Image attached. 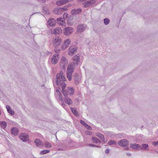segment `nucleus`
Listing matches in <instances>:
<instances>
[{"mask_svg": "<svg viewBox=\"0 0 158 158\" xmlns=\"http://www.w3.org/2000/svg\"><path fill=\"white\" fill-rule=\"evenodd\" d=\"M61 39L59 37H55L53 38V44L54 47V50L56 53H59L61 49L60 44Z\"/></svg>", "mask_w": 158, "mask_h": 158, "instance_id": "obj_1", "label": "nucleus"}, {"mask_svg": "<svg viewBox=\"0 0 158 158\" xmlns=\"http://www.w3.org/2000/svg\"><path fill=\"white\" fill-rule=\"evenodd\" d=\"M56 82L58 86L59 85L60 82L66 81L65 77L64 76L63 72L62 71H61L59 73H57L56 74Z\"/></svg>", "mask_w": 158, "mask_h": 158, "instance_id": "obj_2", "label": "nucleus"}, {"mask_svg": "<svg viewBox=\"0 0 158 158\" xmlns=\"http://www.w3.org/2000/svg\"><path fill=\"white\" fill-rule=\"evenodd\" d=\"M74 29L71 27H67L64 28V34L65 35H70L73 31Z\"/></svg>", "mask_w": 158, "mask_h": 158, "instance_id": "obj_3", "label": "nucleus"}, {"mask_svg": "<svg viewBox=\"0 0 158 158\" xmlns=\"http://www.w3.org/2000/svg\"><path fill=\"white\" fill-rule=\"evenodd\" d=\"M64 96V102L68 105L72 104L73 102L72 100L69 98V95L67 94L66 91H64L63 93Z\"/></svg>", "mask_w": 158, "mask_h": 158, "instance_id": "obj_4", "label": "nucleus"}, {"mask_svg": "<svg viewBox=\"0 0 158 158\" xmlns=\"http://www.w3.org/2000/svg\"><path fill=\"white\" fill-rule=\"evenodd\" d=\"M77 50V47L75 45L70 46L68 49L69 55L71 56H72L74 54L76 53Z\"/></svg>", "mask_w": 158, "mask_h": 158, "instance_id": "obj_5", "label": "nucleus"}, {"mask_svg": "<svg viewBox=\"0 0 158 158\" xmlns=\"http://www.w3.org/2000/svg\"><path fill=\"white\" fill-rule=\"evenodd\" d=\"M96 2V0H88L84 2L83 5L84 7L87 8L92 6Z\"/></svg>", "mask_w": 158, "mask_h": 158, "instance_id": "obj_6", "label": "nucleus"}, {"mask_svg": "<svg viewBox=\"0 0 158 158\" xmlns=\"http://www.w3.org/2000/svg\"><path fill=\"white\" fill-rule=\"evenodd\" d=\"M71 42V40L69 39H67L65 40L63 45L61 46V50H64L66 49L69 46Z\"/></svg>", "mask_w": 158, "mask_h": 158, "instance_id": "obj_7", "label": "nucleus"}, {"mask_svg": "<svg viewBox=\"0 0 158 158\" xmlns=\"http://www.w3.org/2000/svg\"><path fill=\"white\" fill-rule=\"evenodd\" d=\"M19 138L23 141L25 142L29 140L28 135L26 133H22L19 135Z\"/></svg>", "mask_w": 158, "mask_h": 158, "instance_id": "obj_8", "label": "nucleus"}, {"mask_svg": "<svg viewBox=\"0 0 158 158\" xmlns=\"http://www.w3.org/2000/svg\"><path fill=\"white\" fill-rule=\"evenodd\" d=\"M60 56L58 54H55L51 58V62L53 64H56L58 62Z\"/></svg>", "mask_w": 158, "mask_h": 158, "instance_id": "obj_9", "label": "nucleus"}, {"mask_svg": "<svg viewBox=\"0 0 158 158\" xmlns=\"http://www.w3.org/2000/svg\"><path fill=\"white\" fill-rule=\"evenodd\" d=\"M86 27L83 24H79L77 27V31L78 33H81L85 30Z\"/></svg>", "mask_w": 158, "mask_h": 158, "instance_id": "obj_10", "label": "nucleus"}, {"mask_svg": "<svg viewBox=\"0 0 158 158\" xmlns=\"http://www.w3.org/2000/svg\"><path fill=\"white\" fill-rule=\"evenodd\" d=\"M129 143L128 141L126 139H123L118 141V144L122 147H126L127 146Z\"/></svg>", "mask_w": 158, "mask_h": 158, "instance_id": "obj_11", "label": "nucleus"}, {"mask_svg": "<svg viewBox=\"0 0 158 158\" xmlns=\"http://www.w3.org/2000/svg\"><path fill=\"white\" fill-rule=\"evenodd\" d=\"M78 64L77 62H73L68 66L67 70L73 72L75 66Z\"/></svg>", "mask_w": 158, "mask_h": 158, "instance_id": "obj_12", "label": "nucleus"}, {"mask_svg": "<svg viewBox=\"0 0 158 158\" xmlns=\"http://www.w3.org/2000/svg\"><path fill=\"white\" fill-rule=\"evenodd\" d=\"M82 10L81 8H79L77 9H73L71 11V13L73 15L79 14L81 12Z\"/></svg>", "mask_w": 158, "mask_h": 158, "instance_id": "obj_13", "label": "nucleus"}, {"mask_svg": "<svg viewBox=\"0 0 158 158\" xmlns=\"http://www.w3.org/2000/svg\"><path fill=\"white\" fill-rule=\"evenodd\" d=\"M66 91L67 92V94H68L69 96L73 95L74 92V89L73 87H69L67 88Z\"/></svg>", "mask_w": 158, "mask_h": 158, "instance_id": "obj_14", "label": "nucleus"}, {"mask_svg": "<svg viewBox=\"0 0 158 158\" xmlns=\"http://www.w3.org/2000/svg\"><path fill=\"white\" fill-rule=\"evenodd\" d=\"M55 20L52 18L49 19L48 21V25L50 27L54 26H55Z\"/></svg>", "mask_w": 158, "mask_h": 158, "instance_id": "obj_15", "label": "nucleus"}, {"mask_svg": "<svg viewBox=\"0 0 158 158\" xmlns=\"http://www.w3.org/2000/svg\"><path fill=\"white\" fill-rule=\"evenodd\" d=\"M19 130L16 127H13L11 129V133L15 136L19 134Z\"/></svg>", "mask_w": 158, "mask_h": 158, "instance_id": "obj_16", "label": "nucleus"}, {"mask_svg": "<svg viewBox=\"0 0 158 158\" xmlns=\"http://www.w3.org/2000/svg\"><path fill=\"white\" fill-rule=\"evenodd\" d=\"M73 72L67 70V77L69 81H70L72 80Z\"/></svg>", "mask_w": 158, "mask_h": 158, "instance_id": "obj_17", "label": "nucleus"}, {"mask_svg": "<svg viewBox=\"0 0 158 158\" xmlns=\"http://www.w3.org/2000/svg\"><path fill=\"white\" fill-rule=\"evenodd\" d=\"M130 147L131 148L135 149H139L140 148V145L136 143H131Z\"/></svg>", "mask_w": 158, "mask_h": 158, "instance_id": "obj_18", "label": "nucleus"}, {"mask_svg": "<svg viewBox=\"0 0 158 158\" xmlns=\"http://www.w3.org/2000/svg\"><path fill=\"white\" fill-rule=\"evenodd\" d=\"M67 2H68V0H60L57 1L56 3L57 6H60L65 4Z\"/></svg>", "mask_w": 158, "mask_h": 158, "instance_id": "obj_19", "label": "nucleus"}, {"mask_svg": "<svg viewBox=\"0 0 158 158\" xmlns=\"http://www.w3.org/2000/svg\"><path fill=\"white\" fill-rule=\"evenodd\" d=\"M96 135L97 137L99 138L103 142H105L106 141V140L105 139L104 135L101 133H96Z\"/></svg>", "mask_w": 158, "mask_h": 158, "instance_id": "obj_20", "label": "nucleus"}, {"mask_svg": "<svg viewBox=\"0 0 158 158\" xmlns=\"http://www.w3.org/2000/svg\"><path fill=\"white\" fill-rule=\"evenodd\" d=\"M73 79L76 83H78L80 81V78L79 77L78 74L76 73L73 76Z\"/></svg>", "mask_w": 158, "mask_h": 158, "instance_id": "obj_21", "label": "nucleus"}, {"mask_svg": "<svg viewBox=\"0 0 158 158\" xmlns=\"http://www.w3.org/2000/svg\"><path fill=\"white\" fill-rule=\"evenodd\" d=\"M73 60L75 62H79L80 61V55L79 54H77L76 55L74 56L73 58Z\"/></svg>", "mask_w": 158, "mask_h": 158, "instance_id": "obj_22", "label": "nucleus"}, {"mask_svg": "<svg viewBox=\"0 0 158 158\" xmlns=\"http://www.w3.org/2000/svg\"><path fill=\"white\" fill-rule=\"evenodd\" d=\"M64 81H62V82H60V84H59V86H61L62 88V93H63L64 91H66V90H65V88L66 87V84L64 82Z\"/></svg>", "mask_w": 158, "mask_h": 158, "instance_id": "obj_23", "label": "nucleus"}, {"mask_svg": "<svg viewBox=\"0 0 158 158\" xmlns=\"http://www.w3.org/2000/svg\"><path fill=\"white\" fill-rule=\"evenodd\" d=\"M148 145L147 144L143 143L141 145H140V148L139 149L143 150H148Z\"/></svg>", "mask_w": 158, "mask_h": 158, "instance_id": "obj_24", "label": "nucleus"}, {"mask_svg": "<svg viewBox=\"0 0 158 158\" xmlns=\"http://www.w3.org/2000/svg\"><path fill=\"white\" fill-rule=\"evenodd\" d=\"M57 21L58 23L60 24L61 25H64L65 24V22L61 18H59L57 19Z\"/></svg>", "mask_w": 158, "mask_h": 158, "instance_id": "obj_25", "label": "nucleus"}, {"mask_svg": "<svg viewBox=\"0 0 158 158\" xmlns=\"http://www.w3.org/2000/svg\"><path fill=\"white\" fill-rule=\"evenodd\" d=\"M62 30L61 28L60 27H58L57 28L55 29L53 31V33L54 34L56 35L62 33Z\"/></svg>", "mask_w": 158, "mask_h": 158, "instance_id": "obj_26", "label": "nucleus"}, {"mask_svg": "<svg viewBox=\"0 0 158 158\" xmlns=\"http://www.w3.org/2000/svg\"><path fill=\"white\" fill-rule=\"evenodd\" d=\"M91 139L93 143H101V141L96 137H92Z\"/></svg>", "mask_w": 158, "mask_h": 158, "instance_id": "obj_27", "label": "nucleus"}, {"mask_svg": "<svg viewBox=\"0 0 158 158\" xmlns=\"http://www.w3.org/2000/svg\"><path fill=\"white\" fill-rule=\"evenodd\" d=\"M70 109L72 112L75 115L77 116L78 115V112L77 111V109L74 107H70Z\"/></svg>", "mask_w": 158, "mask_h": 158, "instance_id": "obj_28", "label": "nucleus"}, {"mask_svg": "<svg viewBox=\"0 0 158 158\" xmlns=\"http://www.w3.org/2000/svg\"><path fill=\"white\" fill-rule=\"evenodd\" d=\"M35 143L37 147H39L42 144V143L40 140L39 139H36Z\"/></svg>", "mask_w": 158, "mask_h": 158, "instance_id": "obj_29", "label": "nucleus"}, {"mask_svg": "<svg viewBox=\"0 0 158 158\" xmlns=\"http://www.w3.org/2000/svg\"><path fill=\"white\" fill-rule=\"evenodd\" d=\"M66 58L64 57H62L61 58V60L62 61V62H63V63H62V64H63V68H64V65H65V64L66 63Z\"/></svg>", "mask_w": 158, "mask_h": 158, "instance_id": "obj_30", "label": "nucleus"}, {"mask_svg": "<svg viewBox=\"0 0 158 158\" xmlns=\"http://www.w3.org/2000/svg\"><path fill=\"white\" fill-rule=\"evenodd\" d=\"M104 23L105 25L108 24L110 23V20L108 18H105L104 19Z\"/></svg>", "mask_w": 158, "mask_h": 158, "instance_id": "obj_31", "label": "nucleus"}, {"mask_svg": "<svg viewBox=\"0 0 158 158\" xmlns=\"http://www.w3.org/2000/svg\"><path fill=\"white\" fill-rule=\"evenodd\" d=\"M49 152H50V150H43L41 151L40 152V154L41 155H43L46 154L47 153H48Z\"/></svg>", "mask_w": 158, "mask_h": 158, "instance_id": "obj_32", "label": "nucleus"}, {"mask_svg": "<svg viewBox=\"0 0 158 158\" xmlns=\"http://www.w3.org/2000/svg\"><path fill=\"white\" fill-rule=\"evenodd\" d=\"M0 125L4 128H6L7 126V123L5 121L0 122Z\"/></svg>", "mask_w": 158, "mask_h": 158, "instance_id": "obj_33", "label": "nucleus"}, {"mask_svg": "<svg viewBox=\"0 0 158 158\" xmlns=\"http://www.w3.org/2000/svg\"><path fill=\"white\" fill-rule=\"evenodd\" d=\"M44 144L45 145V147L46 148H51L52 147L51 144L49 143L47 141H46L44 143Z\"/></svg>", "mask_w": 158, "mask_h": 158, "instance_id": "obj_34", "label": "nucleus"}, {"mask_svg": "<svg viewBox=\"0 0 158 158\" xmlns=\"http://www.w3.org/2000/svg\"><path fill=\"white\" fill-rule=\"evenodd\" d=\"M116 144V142L115 141L110 140L108 142V144L109 145H111L112 144Z\"/></svg>", "mask_w": 158, "mask_h": 158, "instance_id": "obj_35", "label": "nucleus"}, {"mask_svg": "<svg viewBox=\"0 0 158 158\" xmlns=\"http://www.w3.org/2000/svg\"><path fill=\"white\" fill-rule=\"evenodd\" d=\"M58 8H56L54 9L53 12V13L57 15H58Z\"/></svg>", "mask_w": 158, "mask_h": 158, "instance_id": "obj_36", "label": "nucleus"}, {"mask_svg": "<svg viewBox=\"0 0 158 158\" xmlns=\"http://www.w3.org/2000/svg\"><path fill=\"white\" fill-rule=\"evenodd\" d=\"M85 127L88 130H92V127L91 126L87 124V123H86V124H85Z\"/></svg>", "mask_w": 158, "mask_h": 158, "instance_id": "obj_37", "label": "nucleus"}, {"mask_svg": "<svg viewBox=\"0 0 158 158\" xmlns=\"http://www.w3.org/2000/svg\"><path fill=\"white\" fill-rule=\"evenodd\" d=\"M63 18L64 20H65V19H66L68 16V14L66 13H65L63 15Z\"/></svg>", "mask_w": 158, "mask_h": 158, "instance_id": "obj_38", "label": "nucleus"}, {"mask_svg": "<svg viewBox=\"0 0 158 158\" xmlns=\"http://www.w3.org/2000/svg\"><path fill=\"white\" fill-rule=\"evenodd\" d=\"M88 146H89V147H96L97 148H101V147L100 146H99L98 145H95V144H89L88 145Z\"/></svg>", "mask_w": 158, "mask_h": 158, "instance_id": "obj_39", "label": "nucleus"}, {"mask_svg": "<svg viewBox=\"0 0 158 158\" xmlns=\"http://www.w3.org/2000/svg\"><path fill=\"white\" fill-rule=\"evenodd\" d=\"M68 6H64V7L63 8H60L63 11H64L67 10H68L67 8Z\"/></svg>", "mask_w": 158, "mask_h": 158, "instance_id": "obj_40", "label": "nucleus"}, {"mask_svg": "<svg viewBox=\"0 0 158 158\" xmlns=\"http://www.w3.org/2000/svg\"><path fill=\"white\" fill-rule=\"evenodd\" d=\"M11 115H13L15 114V112L14 111L12 110L11 109L7 111Z\"/></svg>", "mask_w": 158, "mask_h": 158, "instance_id": "obj_41", "label": "nucleus"}, {"mask_svg": "<svg viewBox=\"0 0 158 158\" xmlns=\"http://www.w3.org/2000/svg\"><path fill=\"white\" fill-rule=\"evenodd\" d=\"M58 15H61L62 14L63 11L60 8H58Z\"/></svg>", "mask_w": 158, "mask_h": 158, "instance_id": "obj_42", "label": "nucleus"}, {"mask_svg": "<svg viewBox=\"0 0 158 158\" xmlns=\"http://www.w3.org/2000/svg\"><path fill=\"white\" fill-rule=\"evenodd\" d=\"M80 123L84 126L85 125V124H86V123L83 120H80Z\"/></svg>", "mask_w": 158, "mask_h": 158, "instance_id": "obj_43", "label": "nucleus"}, {"mask_svg": "<svg viewBox=\"0 0 158 158\" xmlns=\"http://www.w3.org/2000/svg\"><path fill=\"white\" fill-rule=\"evenodd\" d=\"M60 89L59 88H58V89H56V92H57L58 94L59 95V94H60Z\"/></svg>", "mask_w": 158, "mask_h": 158, "instance_id": "obj_44", "label": "nucleus"}, {"mask_svg": "<svg viewBox=\"0 0 158 158\" xmlns=\"http://www.w3.org/2000/svg\"><path fill=\"white\" fill-rule=\"evenodd\" d=\"M6 107L7 109V111L9 110H10V109H11L10 106L8 105H7L6 106Z\"/></svg>", "mask_w": 158, "mask_h": 158, "instance_id": "obj_45", "label": "nucleus"}, {"mask_svg": "<svg viewBox=\"0 0 158 158\" xmlns=\"http://www.w3.org/2000/svg\"><path fill=\"white\" fill-rule=\"evenodd\" d=\"M60 94V95H59V99L61 101H62L63 100L62 95V94Z\"/></svg>", "mask_w": 158, "mask_h": 158, "instance_id": "obj_46", "label": "nucleus"}, {"mask_svg": "<svg viewBox=\"0 0 158 158\" xmlns=\"http://www.w3.org/2000/svg\"><path fill=\"white\" fill-rule=\"evenodd\" d=\"M68 19H69L70 20H72L73 19V17L72 16H69Z\"/></svg>", "mask_w": 158, "mask_h": 158, "instance_id": "obj_47", "label": "nucleus"}, {"mask_svg": "<svg viewBox=\"0 0 158 158\" xmlns=\"http://www.w3.org/2000/svg\"><path fill=\"white\" fill-rule=\"evenodd\" d=\"M105 152L106 154H108L109 152V150L108 149H106Z\"/></svg>", "mask_w": 158, "mask_h": 158, "instance_id": "obj_48", "label": "nucleus"}, {"mask_svg": "<svg viewBox=\"0 0 158 158\" xmlns=\"http://www.w3.org/2000/svg\"><path fill=\"white\" fill-rule=\"evenodd\" d=\"M67 23L69 26L71 25V23H70V22H69V20H67Z\"/></svg>", "mask_w": 158, "mask_h": 158, "instance_id": "obj_49", "label": "nucleus"}, {"mask_svg": "<svg viewBox=\"0 0 158 158\" xmlns=\"http://www.w3.org/2000/svg\"><path fill=\"white\" fill-rule=\"evenodd\" d=\"M64 150V149L63 148H59L58 149V151H63Z\"/></svg>", "mask_w": 158, "mask_h": 158, "instance_id": "obj_50", "label": "nucleus"}, {"mask_svg": "<svg viewBox=\"0 0 158 158\" xmlns=\"http://www.w3.org/2000/svg\"><path fill=\"white\" fill-rule=\"evenodd\" d=\"M129 149V147H126L125 148V150H128Z\"/></svg>", "mask_w": 158, "mask_h": 158, "instance_id": "obj_51", "label": "nucleus"}, {"mask_svg": "<svg viewBox=\"0 0 158 158\" xmlns=\"http://www.w3.org/2000/svg\"><path fill=\"white\" fill-rule=\"evenodd\" d=\"M127 155L129 156H131V154L129 153H127Z\"/></svg>", "mask_w": 158, "mask_h": 158, "instance_id": "obj_52", "label": "nucleus"}, {"mask_svg": "<svg viewBox=\"0 0 158 158\" xmlns=\"http://www.w3.org/2000/svg\"><path fill=\"white\" fill-rule=\"evenodd\" d=\"M62 105L63 107H65V104H64V102L62 103Z\"/></svg>", "mask_w": 158, "mask_h": 158, "instance_id": "obj_53", "label": "nucleus"}, {"mask_svg": "<svg viewBox=\"0 0 158 158\" xmlns=\"http://www.w3.org/2000/svg\"><path fill=\"white\" fill-rule=\"evenodd\" d=\"M156 145L158 144V141H157V142H156Z\"/></svg>", "mask_w": 158, "mask_h": 158, "instance_id": "obj_54", "label": "nucleus"}]
</instances>
